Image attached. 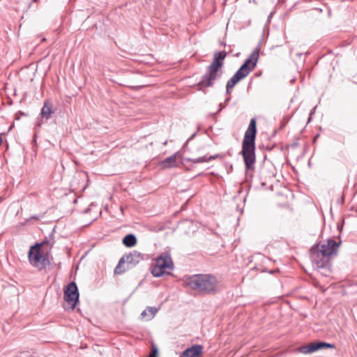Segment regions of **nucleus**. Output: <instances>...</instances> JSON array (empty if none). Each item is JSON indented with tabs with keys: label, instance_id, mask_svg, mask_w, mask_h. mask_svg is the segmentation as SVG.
Returning a JSON list of instances; mask_svg holds the SVG:
<instances>
[{
	"label": "nucleus",
	"instance_id": "nucleus-12",
	"mask_svg": "<svg viewBox=\"0 0 357 357\" xmlns=\"http://www.w3.org/2000/svg\"><path fill=\"white\" fill-rule=\"evenodd\" d=\"M158 311V308L155 307H147L142 313L141 317L142 319L146 320H151Z\"/></svg>",
	"mask_w": 357,
	"mask_h": 357
},
{
	"label": "nucleus",
	"instance_id": "nucleus-4",
	"mask_svg": "<svg viewBox=\"0 0 357 357\" xmlns=\"http://www.w3.org/2000/svg\"><path fill=\"white\" fill-rule=\"evenodd\" d=\"M186 287L204 294H214L216 291L217 280L211 275H194L185 280Z\"/></svg>",
	"mask_w": 357,
	"mask_h": 357
},
{
	"label": "nucleus",
	"instance_id": "nucleus-8",
	"mask_svg": "<svg viewBox=\"0 0 357 357\" xmlns=\"http://www.w3.org/2000/svg\"><path fill=\"white\" fill-rule=\"evenodd\" d=\"M142 259L143 257L141 253L137 251H134L130 252L129 255H124L120 259L118 265L116 266L114 273L121 274L126 271V268H122L123 264H127L126 268H130L139 264Z\"/></svg>",
	"mask_w": 357,
	"mask_h": 357
},
{
	"label": "nucleus",
	"instance_id": "nucleus-9",
	"mask_svg": "<svg viewBox=\"0 0 357 357\" xmlns=\"http://www.w3.org/2000/svg\"><path fill=\"white\" fill-rule=\"evenodd\" d=\"M64 301L74 309L79 301V292L76 283L70 282L64 289Z\"/></svg>",
	"mask_w": 357,
	"mask_h": 357
},
{
	"label": "nucleus",
	"instance_id": "nucleus-17",
	"mask_svg": "<svg viewBox=\"0 0 357 357\" xmlns=\"http://www.w3.org/2000/svg\"><path fill=\"white\" fill-rule=\"evenodd\" d=\"M151 349L152 351L149 354L148 357H157L158 349L157 348V346L154 343H152Z\"/></svg>",
	"mask_w": 357,
	"mask_h": 357
},
{
	"label": "nucleus",
	"instance_id": "nucleus-6",
	"mask_svg": "<svg viewBox=\"0 0 357 357\" xmlns=\"http://www.w3.org/2000/svg\"><path fill=\"white\" fill-rule=\"evenodd\" d=\"M42 244L31 246L29 251V261L31 266L41 271L50 264L48 257L41 251Z\"/></svg>",
	"mask_w": 357,
	"mask_h": 357
},
{
	"label": "nucleus",
	"instance_id": "nucleus-7",
	"mask_svg": "<svg viewBox=\"0 0 357 357\" xmlns=\"http://www.w3.org/2000/svg\"><path fill=\"white\" fill-rule=\"evenodd\" d=\"M174 269V263L171 256L167 253H162L156 259L155 264L151 269V273L154 277H161L165 274L170 275V271Z\"/></svg>",
	"mask_w": 357,
	"mask_h": 357
},
{
	"label": "nucleus",
	"instance_id": "nucleus-11",
	"mask_svg": "<svg viewBox=\"0 0 357 357\" xmlns=\"http://www.w3.org/2000/svg\"><path fill=\"white\" fill-rule=\"evenodd\" d=\"M203 347L199 344H195L188 347L183 351L180 357H199L202 353Z\"/></svg>",
	"mask_w": 357,
	"mask_h": 357
},
{
	"label": "nucleus",
	"instance_id": "nucleus-10",
	"mask_svg": "<svg viewBox=\"0 0 357 357\" xmlns=\"http://www.w3.org/2000/svg\"><path fill=\"white\" fill-rule=\"evenodd\" d=\"M327 348L334 349L335 345L324 342H314L307 345L301 347L298 349L301 353L307 354L314 353L319 349Z\"/></svg>",
	"mask_w": 357,
	"mask_h": 357
},
{
	"label": "nucleus",
	"instance_id": "nucleus-15",
	"mask_svg": "<svg viewBox=\"0 0 357 357\" xmlns=\"http://www.w3.org/2000/svg\"><path fill=\"white\" fill-rule=\"evenodd\" d=\"M163 167L169 168L176 165V154H174L162 162Z\"/></svg>",
	"mask_w": 357,
	"mask_h": 357
},
{
	"label": "nucleus",
	"instance_id": "nucleus-18",
	"mask_svg": "<svg viewBox=\"0 0 357 357\" xmlns=\"http://www.w3.org/2000/svg\"><path fill=\"white\" fill-rule=\"evenodd\" d=\"M226 106V104L225 103H220L219 105V109H218V112H220L224 107H225Z\"/></svg>",
	"mask_w": 357,
	"mask_h": 357
},
{
	"label": "nucleus",
	"instance_id": "nucleus-19",
	"mask_svg": "<svg viewBox=\"0 0 357 357\" xmlns=\"http://www.w3.org/2000/svg\"><path fill=\"white\" fill-rule=\"evenodd\" d=\"M43 215H34L30 218V219L40 220Z\"/></svg>",
	"mask_w": 357,
	"mask_h": 357
},
{
	"label": "nucleus",
	"instance_id": "nucleus-21",
	"mask_svg": "<svg viewBox=\"0 0 357 357\" xmlns=\"http://www.w3.org/2000/svg\"><path fill=\"white\" fill-rule=\"evenodd\" d=\"M229 100H230V98H227L225 100V102H224V103H225V104L227 105V103Z\"/></svg>",
	"mask_w": 357,
	"mask_h": 357
},
{
	"label": "nucleus",
	"instance_id": "nucleus-25",
	"mask_svg": "<svg viewBox=\"0 0 357 357\" xmlns=\"http://www.w3.org/2000/svg\"><path fill=\"white\" fill-rule=\"evenodd\" d=\"M34 1H36L37 0H33Z\"/></svg>",
	"mask_w": 357,
	"mask_h": 357
},
{
	"label": "nucleus",
	"instance_id": "nucleus-3",
	"mask_svg": "<svg viewBox=\"0 0 357 357\" xmlns=\"http://www.w3.org/2000/svg\"><path fill=\"white\" fill-rule=\"evenodd\" d=\"M226 56L227 53L225 51L214 54L211 63L207 67L206 73L202 76V80L197 84L199 90L203 88L212 86L215 82L221 77L223 61Z\"/></svg>",
	"mask_w": 357,
	"mask_h": 357
},
{
	"label": "nucleus",
	"instance_id": "nucleus-24",
	"mask_svg": "<svg viewBox=\"0 0 357 357\" xmlns=\"http://www.w3.org/2000/svg\"><path fill=\"white\" fill-rule=\"evenodd\" d=\"M167 142L166 141V142H165L163 143V144H164V145H166V144H167Z\"/></svg>",
	"mask_w": 357,
	"mask_h": 357
},
{
	"label": "nucleus",
	"instance_id": "nucleus-2",
	"mask_svg": "<svg viewBox=\"0 0 357 357\" xmlns=\"http://www.w3.org/2000/svg\"><path fill=\"white\" fill-rule=\"evenodd\" d=\"M340 243L333 239H328L326 243L321 245V248L318 245H313L310 249V258L314 266L317 268L328 267L330 257L336 255Z\"/></svg>",
	"mask_w": 357,
	"mask_h": 357
},
{
	"label": "nucleus",
	"instance_id": "nucleus-13",
	"mask_svg": "<svg viewBox=\"0 0 357 357\" xmlns=\"http://www.w3.org/2000/svg\"><path fill=\"white\" fill-rule=\"evenodd\" d=\"M52 103L49 100H45L44 102L43 107L41 109V116L47 120L50 118L52 113Z\"/></svg>",
	"mask_w": 357,
	"mask_h": 357
},
{
	"label": "nucleus",
	"instance_id": "nucleus-14",
	"mask_svg": "<svg viewBox=\"0 0 357 357\" xmlns=\"http://www.w3.org/2000/svg\"><path fill=\"white\" fill-rule=\"evenodd\" d=\"M123 243L128 248H131L137 243V238L134 234H129L123 238Z\"/></svg>",
	"mask_w": 357,
	"mask_h": 357
},
{
	"label": "nucleus",
	"instance_id": "nucleus-23",
	"mask_svg": "<svg viewBox=\"0 0 357 357\" xmlns=\"http://www.w3.org/2000/svg\"><path fill=\"white\" fill-rule=\"evenodd\" d=\"M22 355L27 356L28 354L27 353H23Z\"/></svg>",
	"mask_w": 357,
	"mask_h": 357
},
{
	"label": "nucleus",
	"instance_id": "nucleus-16",
	"mask_svg": "<svg viewBox=\"0 0 357 357\" xmlns=\"http://www.w3.org/2000/svg\"><path fill=\"white\" fill-rule=\"evenodd\" d=\"M214 158H215V156H213V155H211L209 158H207L206 156H202V157H199V158L192 159V162L194 163H202V162H208L211 160H213Z\"/></svg>",
	"mask_w": 357,
	"mask_h": 357
},
{
	"label": "nucleus",
	"instance_id": "nucleus-22",
	"mask_svg": "<svg viewBox=\"0 0 357 357\" xmlns=\"http://www.w3.org/2000/svg\"><path fill=\"white\" fill-rule=\"evenodd\" d=\"M1 143H2V138H1V137L0 136V146L1 145Z\"/></svg>",
	"mask_w": 357,
	"mask_h": 357
},
{
	"label": "nucleus",
	"instance_id": "nucleus-20",
	"mask_svg": "<svg viewBox=\"0 0 357 357\" xmlns=\"http://www.w3.org/2000/svg\"><path fill=\"white\" fill-rule=\"evenodd\" d=\"M317 107H314L313 108V109L310 112V116H312L314 113V111H315V109H316Z\"/></svg>",
	"mask_w": 357,
	"mask_h": 357
},
{
	"label": "nucleus",
	"instance_id": "nucleus-5",
	"mask_svg": "<svg viewBox=\"0 0 357 357\" xmlns=\"http://www.w3.org/2000/svg\"><path fill=\"white\" fill-rule=\"evenodd\" d=\"M260 47L258 46L250 54L248 58L236 72L232 77L227 82L226 85V93H230V90L241 80L246 77L255 68L259 56Z\"/></svg>",
	"mask_w": 357,
	"mask_h": 357
},
{
	"label": "nucleus",
	"instance_id": "nucleus-1",
	"mask_svg": "<svg viewBox=\"0 0 357 357\" xmlns=\"http://www.w3.org/2000/svg\"><path fill=\"white\" fill-rule=\"evenodd\" d=\"M257 134V122L255 119H251L248 128L245 131L243 143L241 154L243 158L246 169L254 168L255 162V138Z\"/></svg>",
	"mask_w": 357,
	"mask_h": 357
}]
</instances>
